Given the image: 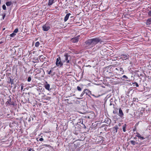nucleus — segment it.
<instances>
[{
  "mask_svg": "<svg viewBox=\"0 0 151 151\" xmlns=\"http://www.w3.org/2000/svg\"><path fill=\"white\" fill-rule=\"evenodd\" d=\"M102 42L99 37L89 39L85 42L83 45L84 47L86 49H89L95 46L98 43Z\"/></svg>",
  "mask_w": 151,
  "mask_h": 151,
  "instance_id": "obj_1",
  "label": "nucleus"
},
{
  "mask_svg": "<svg viewBox=\"0 0 151 151\" xmlns=\"http://www.w3.org/2000/svg\"><path fill=\"white\" fill-rule=\"evenodd\" d=\"M55 64L58 67H61L63 66V63L61 61L60 57L59 56L56 59Z\"/></svg>",
  "mask_w": 151,
  "mask_h": 151,
  "instance_id": "obj_2",
  "label": "nucleus"
},
{
  "mask_svg": "<svg viewBox=\"0 0 151 151\" xmlns=\"http://www.w3.org/2000/svg\"><path fill=\"white\" fill-rule=\"evenodd\" d=\"M65 58V60L63 61V62H66V63H69V61L71 60V57L70 55L66 53L64 55Z\"/></svg>",
  "mask_w": 151,
  "mask_h": 151,
  "instance_id": "obj_3",
  "label": "nucleus"
},
{
  "mask_svg": "<svg viewBox=\"0 0 151 151\" xmlns=\"http://www.w3.org/2000/svg\"><path fill=\"white\" fill-rule=\"evenodd\" d=\"M42 28L43 31H47L50 29V26L49 24L46 23L42 26Z\"/></svg>",
  "mask_w": 151,
  "mask_h": 151,
  "instance_id": "obj_4",
  "label": "nucleus"
},
{
  "mask_svg": "<svg viewBox=\"0 0 151 151\" xmlns=\"http://www.w3.org/2000/svg\"><path fill=\"white\" fill-rule=\"evenodd\" d=\"M44 87L46 90L48 91H50L51 90V88H50V85L47 83V81H46L44 84Z\"/></svg>",
  "mask_w": 151,
  "mask_h": 151,
  "instance_id": "obj_5",
  "label": "nucleus"
},
{
  "mask_svg": "<svg viewBox=\"0 0 151 151\" xmlns=\"http://www.w3.org/2000/svg\"><path fill=\"white\" fill-rule=\"evenodd\" d=\"M129 58V55L128 54H123L121 55V58L123 60H126Z\"/></svg>",
  "mask_w": 151,
  "mask_h": 151,
  "instance_id": "obj_6",
  "label": "nucleus"
},
{
  "mask_svg": "<svg viewBox=\"0 0 151 151\" xmlns=\"http://www.w3.org/2000/svg\"><path fill=\"white\" fill-rule=\"evenodd\" d=\"M79 36L73 38L71 39V41L73 43H76L78 42L79 40Z\"/></svg>",
  "mask_w": 151,
  "mask_h": 151,
  "instance_id": "obj_7",
  "label": "nucleus"
},
{
  "mask_svg": "<svg viewBox=\"0 0 151 151\" xmlns=\"http://www.w3.org/2000/svg\"><path fill=\"white\" fill-rule=\"evenodd\" d=\"M118 115L121 118H122L124 116V114L120 108L119 109Z\"/></svg>",
  "mask_w": 151,
  "mask_h": 151,
  "instance_id": "obj_8",
  "label": "nucleus"
},
{
  "mask_svg": "<svg viewBox=\"0 0 151 151\" xmlns=\"http://www.w3.org/2000/svg\"><path fill=\"white\" fill-rule=\"evenodd\" d=\"M116 70L119 71V73L121 74H123L124 73V71L122 68H116Z\"/></svg>",
  "mask_w": 151,
  "mask_h": 151,
  "instance_id": "obj_9",
  "label": "nucleus"
},
{
  "mask_svg": "<svg viewBox=\"0 0 151 151\" xmlns=\"http://www.w3.org/2000/svg\"><path fill=\"white\" fill-rule=\"evenodd\" d=\"M71 15V14L70 13H69L68 14H67L66 16H65L64 19V21L65 22H66L68 19L69 16Z\"/></svg>",
  "mask_w": 151,
  "mask_h": 151,
  "instance_id": "obj_10",
  "label": "nucleus"
},
{
  "mask_svg": "<svg viewBox=\"0 0 151 151\" xmlns=\"http://www.w3.org/2000/svg\"><path fill=\"white\" fill-rule=\"evenodd\" d=\"M136 136L138 138L141 139L142 140L145 139V138L144 137H141L140 134L138 132L136 133Z\"/></svg>",
  "mask_w": 151,
  "mask_h": 151,
  "instance_id": "obj_11",
  "label": "nucleus"
},
{
  "mask_svg": "<svg viewBox=\"0 0 151 151\" xmlns=\"http://www.w3.org/2000/svg\"><path fill=\"white\" fill-rule=\"evenodd\" d=\"M151 24V18L148 19L147 20L146 22V24L147 25H150Z\"/></svg>",
  "mask_w": 151,
  "mask_h": 151,
  "instance_id": "obj_12",
  "label": "nucleus"
},
{
  "mask_svg": "<svg viewBox=\"0 0 151 151\" xmlns=\"http://www.w3.org/2000/svg\"><path fill=\"white\" fill-rule=\"evenodd\" d=\"M105 122L107 124H110L111 122V119H105Z\"/></svg>",
  "mask_w": 151,
  "mask_h": 151,
  "instance_id": "obj_13",
  "label": "nucleus"
},
{
  "mask_svg": "<svg viewBox=\"0 0 151 151\" xmlns=\"http://www.w3.org/2000/svg\"><path fill=\"white\" fill-rule=\"evenodd\" d=\"M119 129L117 126H115L113 127V131H114V132L116 133L117 132V130Z\"/></svg>",
  "mask_w": 151,
  "mask_h": 151,
  "instance_id": "obj_14",
  "label": "nucleus"
},
{
  "mask_svg": "<svg viewBox=\"0 0 151 151\" xmlns=\"http://www.w3.org/2000/svg\"><path fill=\"white\" fill-rule=\"evenodd\" d=\"M54 3V0H49L48 3V5L50 6Z\"/></svg>",
  "mask_w": 151,
  "mask_h": 151,
  "instance_id": "obj_15",
  "label": "nucleus"
},
{
  "mask_svg": "<svg viewBox=\"0 0 151 151\" xmlns=\"http://www.w3.org/2000/svg\"><path fill=\"white\" fill-rule=\"evenodd\" d=\"M12 4L11 1H7L6 3V4L7 6H9L11 5Z\"/></svg>",
  "mask_w": 151,
  "mask_h": 151,
  "instance_id": "obj_16",
  "label": "nucleus"
},
{
  "mask_svg": "<svg viewBox=\"0 0 151 151\" xmlns=\"http://www.w3.org/2000/svg\"><path fill=\"white\" fill-rule=\"evenodd\" d=\"M84 90L85 93L86 94V95H88L89 92H90V91L88 90L87 89H84Z\"/></svg>",
  "mask_w": 151,
  "mask_h": 151,
  "instance_id": "obj_17",
  "label": "nucleus"
},
{
  "mask_svg": "<svg viewBox=\"0 0 151 151\" xmlns=\"http://www.w3.org/2000/svg\"><path fill=\"white\" fill-rule=\"evenodd\" d=\"M52 73V74H51V75L52 76H53L54 75H55V73L54 72H52V70H50L49 71V72H48V74H51V73Z\"/></svg>",
  "mask_w": 151,
  "mask_h": 151,
  "instance_id": "obj_18",
  "label": "nucleus"
},
{
  "mask_svg": "<svg viewBox=\"0 0 151 151\" xmlns=\"http://www.w3.org/2000/svg\"><path fill=\"white\" fill-rule=\"evenodd\" d=\"M40 44V42L38 41L35 44V46L36 47H38L39 46Z\"/></svg>",
  "mask_w": 151,
  "mask_h": 151,
  "instance_id": "obj_19",
  "label": "nucleus"
},
{
  "mask_svg": "<svg viewBox=\"0 0 151 151\" xmlns=\"http://www.w3.org/2000/svg\"><path fill=\"white\" fill-rule=\"evenodd\" d=\"M131 144L133 145H135L136 142L135 141L133 140H131L130 141Z\"/></svg>",
  "mask_w": 151,
  "mask_h": 151,
  "instance_id": "obj_20",
  "label": "nucleus"
},
{
  "mask_svg": "<svg viewBox=\"0 0 151 151\" xmlns=\"http://www.w3.org/2000/svg\"><path fill=\"white\" fill-rule=\"evenodd\" d=\"M16 35V34L13 32L12 34H10V36L11 37H14Z\"/></svg>",
  "mask_w": 151,
  "mask_h": 151,
  "instance_id": "obj_21",
  "label": "nucleus"
},
{
  "mask_svg": "<svg viewBox=\"0 0 151 151\" xmlns=\"http://www.w3.org/2000/svg\"><path fill=\"white\" fill-rule=\"evenodd\" d=\"M125 125L126 124H125L124 125H123V126L122 127V129L123 132H125L126 131V129H125Z\"/></svg>",
  "mask_w": 151,
  "mask_h": 151,
  "instance_id": "obj_22",
  "label": "nucleus"
},
{
  "mask_svg": "<svg viewBox=\"0 0 151 151\" xmlns=\"http://www.w3.org/2000/svg\"><path fill=\"white\" fill-rule=\"evenodd\" d=\"M77 89L79 91H81L82 90L81 88L79 86H78L77 87Z\"/></svg>",
  "mask_w": 151,
  "mask_h": 151,
  "instance_id": "obj_23",
  "label": "nucleus"
},
{
  "mask_svg": "<svg viewBox=\"0 0 151 151\" xmlns=\"http://www.w3.org/2000/svg\"><path fill=\"white\" fill-rule=\"evenodd\" d=\"M2 8L4 10H6V7L5 4H4L2 6Z\"/></svg>",
  "mask_w": 151,
  "mask_h": 151,
  "instance_id": "obj_24",
  "label": "nucleus"
},
{
  "mask_svg": "<svg viewBox=\"0 0 151 151\" xmlns=\"http://www.w3.org/2000/svg\"><path fill=\"white\" fill-rule=\"evenodd\" d=\"M6 103H8L10 104H12L11 99H10L9 101H7L6 102Z\"/></svg>",
  "mask_w": 151,
  "mask_h": 151,
  "instance_id": "obj_25",
  "label": "nucleus"
},
{
  "mask_svg": "<svg viewBox=\"0 0 151 151\" xmlns=\"http://www.w3.org/2000/svg\"><path fill=\"white\" fill-rule=\"evenodd\" d=\"M18 31V28L16 29L13 32L15 33H17Z\"/></svg>",
  "mask_w": 151,
  "mask_h": 151,
  "instance_id": "obj_26",
  "label": "nucleus"
},
{
  "mask_svg": "<svg viewBox=\"0 0 151 151\" xmlns=\"http://www.w3.org/2000/svg\"><path fill=\"white\" fill-rule=\"evenodd\" d=\"M13 82V80L12 79H11L10 78V81L9 82V83H11L12 84Z\"/></svg>",
  "mask_w": 151,
  "mask_h": 151,
  "instance_id": "obj_27",
  "label": "nucleus"
},
{
  "mask_svg": "<svg viewBox=\"0 0 151 151\" xmlns=\"http://www.w3.org/2000/svg\"><path fill=\"white\" fill-rule=\"evenodd\" d=\"M84 94H85V93L84 92V90L83 91V92H82V93L81 94L80 96V97H82Z\"/></svg>",
  "mask_w": 151,
  "mask_h": 151,
  "instance_id": "obj_28",
  "label": "nucleus"
},
{
  "mask_svg": "<svg viewBox=\"0 0 151 151\" xmlns=\"http://www.w3.org/2000/svg\"><path fill=\"white\" fill-rule=\"evenodd\" d=\"M31 77L29 76V77L28 78L27 81L28 82H30L31 81Z\"/></svg>",
  "mask_w": 151,
  "mask_h": 151,
  "instance_id": "obj_29",
  "label": "nucleus"
},
{
  "mask_svg": "<svg viewBox=\"0 0 151 151\" xmlns=\"http://www.w3.org/2000/svg\"><path fill=\"white\" fill-rule=\"evenodd\" d=\"M148 15L149 16L151 17V10L148 12Z\"/></svg>",
  "mask_w": 151,
  "mask_h": 151,
  "instance_id": "obj_30",
  "label": "nucleus"
},
{
  "mask_svg": "<svg viewBox=\"0 0 151 151\" xmlns=\"http://www.w3.org/2000/svg\"><path fill=\"white\" fill-rule=\"evenodd\" d=\"M134 86H135L137 87H138L139 86V85H138V84L137 83H136V82L134 83Z\"/></svg>",
  "mask_w": 151,
  "mask_h": 151,
  "instance_id": "obj_31",
  "label": "nucleus"
},
{
  "mask_svg": "<svg viewBox=\"0 0 151 151\" xmlns=\"http://www.w3.org/2000/svg\"><path fill=\"white\" fill-rule=\"evenodd\" d=\"M122 78H126V79H128V77L126 76L125 75H124L122 76Z\"/></svg>",
  "mask_w": 151,
  "mask_h": 151,
  "instance_id": "obj_32",
  "label": "nucleus"
},
{
  "mask_svg": "<svg viewBox=\"0 0 151 151\" xmlns=\"http://www.w3.org/2000/svg\"><path fill=\"white\" fill-rule=\"evenodd\" d=\"M39 140V141H42L44 140L42 138H40Z\"/></svg>",
  "mask_w": 151,
  "mask_h": 151,
  "instance_id": "obj_33",
  "label": "nucleus"
},
{
  "mask_svg": "<svg viewBox=\"0 0 151 151\" xmlns=\"http://www.w3.org/2000/svg\"><path fill=\"white\" fill-rule=\"evenodd\" d=\"M21 85V90H23V84H22Z\"/></svg>",
  "mask_w": 151,
  "mask_h": 151,
  "instance_id": "obj_34",
  "label": "nucleus"
},
{
  "mask_svg": "<svg viewBox=\"0 0 151 151\" xmlns=\"http://www.w3.org/2000/svg\"><path fill=\"white\" fill-rule=\"evenodd\" d=\"M28 151H34V150H33L32 149L30 148L29 149Z\"/></svg>",
  "mask_w": 151,
  "mask_h": 151,
  "instance_id": "obj_35",
  "label": "nucleus"
},
{
  "mask_svg": "<svg viewBox=\"0 0 151 151\" xmlns=\"http://www.w3.org/2000/svg\"><path fill=\"white\" fill-rule=\"evenodd\" d=\"M113 113H114V114H116V111H113Z\"/></svg>",
  "mask_w": 151,
  "mask_h": 151,
  "instance_id": "obj_36",
  "label": "nucleus"
},
{
  "mask_svg": "<svg viewBox=\"0 0 151 151\" xmlns=\"http://www.w3.org/2000/svg\"><path fill=\"white\" fill-rule=\"evenodd\" d=\"M5 15H4L3 16V19H4V17H5Z\"/></svg>",
  "mask_w": 151,
  "mask_h": 151,
  "instance_id": "obj_37",
  "label": "nucleus"
},
{
  "mask_svg": "<svg viewBox=\"0 0 151 151\" xmlns=\"http://www.w3.org/2000/svg\"><path fill=\"white\" fill-rule=\"evenodd\" d=\"M3 43V42L2 41L0 42V44L2 43Z\"/></svg>",
  "mask_w": 151,
  "mask_h": 151,
  "instance_id": "obj_38",
  "label": "nucleus"
},
{
  "mask_svg": "<svg viewBox=\"0 0 151 151\" xmlns=\"http://www.w3.org/2000/svg\"><path fill=\"white\" fill-rule=\"evenodd\" d=\"M121 124L120 123H119V126H120L121 125Z\"/></svg>",
  "mask_w": 151,
  "mask_h": 151,
  "instance_id": "obj_39",
  "label": "nucleus"
},
{
  "mask_svg": "<svg viewBox=\"0 0 151 151\" xmlns=\"http://www.w3.org/2000/svg\"><path fill=\"white\" fill-rule=\"evenodd\" d=\"M138 123H137L135 125H138Z\"/></svg>",
  "mask_w": 151,
  "mask_h": 151,
  "instance_id": "obj_40",
  "label": "nucleus"
},
{
  "mask_svg": "<svg viewBox=\"0 0 151 151\" xmlns=\"http://www.w3.org/2000/svg\"><path fill=\"white\" fill-rule=\"evenodd\" d=\"M135 130V129H133V131H134Z\"/></svg>",
  "mask_w": 151,
  "mask_h": 151,
  "instance_id": "obj_41",
  "label": "nucleus"
},
{
  "mask_svg": "<svg viewBox=\"0 0 151 151\" xmlns=\"http://www.w3.org/2000/svg\"><path fill=\"white\" fill-rule=\"evenodd\" d=\"M77 99H80L81 98H78Z\"/></svg>",
  "mask_w": 151,
  "mask_h": 151,
  "instance_id": "obj_42",
  "label": "nucleus"
},
{
  "mask_svg": "<svg viewBox=\"0 0 151 151\" xmlns=\"http://www.w3.org/2000/svg\"><path fill=\"white\" fill-rule=\"evenodd\" d=\"M1 0H0V4H1Z\"/></svg>",
  "mask_w": 151,
  "mask_h": 151,
  "instance_id": "obj_43",
  "label": "nucleus"
},
{
  "mask_svg": "<svg viewBox=\"0 0 151 151\" xmlns=\"http://www.w3.org/2000/svg\"><path fill=\"white\" fill-rule=\"evenodd\" d=\"M68 0H65L66 1Z\"/></svg>",
  "mask_w": 151,
  "mask_h": 151,
  "instance_id": "obj_44",
  "label": "nucleus"
}]
</instances>
